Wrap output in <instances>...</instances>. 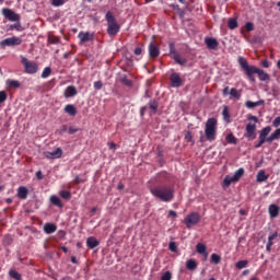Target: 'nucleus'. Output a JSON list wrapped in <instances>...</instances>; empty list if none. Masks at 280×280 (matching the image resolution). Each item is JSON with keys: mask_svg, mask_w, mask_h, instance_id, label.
<instances>
[{"mask_svg": "<svg viewBox=\"0 0 280 280\" xmlns=\"http://www.w3.org/2000/svg\"><path fill=\"white\" fill-rule=\"evenodd\" d=\"M238 65L241 69H243L245 75H247V80H249V82H256L255 73L260 82H270V74L255 66H249L248 61L244 57H238Z\"/></svg>", "mask_w": 280, "mask_h": 280, "instance_id": "obj_1", "label": "nucleus"}, {"mask_svg": "<svg viewBox=\"0 0 280 280\" xmlns=\"http://www.w3.org/2000/svg\"><path fill=\"white\" fill-rule=\"evenodd\" d=\"M152 196L162 202H172L174 200V188L165 185H158L150 189Z\"/></svg>", "mask_w": 280, "mask_h": 280, "instance_id": "obj_2", "label": "nucleus"}, {"mask_svg": "<svg viewBox=\"0 0 280 280\" xmlns=\"http://www.w3.org/2000/svg\"><path fill=\"white\" fill-rule=\"evenodd\" d=\"M205 135L207 141H215L218 135V119L209 118L206 122Z\"/></svg>", "mask_w": 280, "mask_h": 280, "instance_id": "obj_3", "label": "nucleus"}, {"mask_svg": "<svg viewBox=\"0 0 280 280\" xmlns=\"http://www.w3.org/2000/svg\"><path fill=\"white\" fill-rule=\"evenodd\" d=\"M105 19L107 21V34L108 36H117L119 34V24H117V19H115V15L110 11H108L105 15Z\"/></svg>", "mask_w": 280, "mask_h": 280, "instance_id": "obj_4", "label": "nucleus"}, {"mask_svg": "<svg viewBox=\"0 0 280 280\" xmlns=\"http://www.w3.org/2000/svg\"><path fill=\"white\" fill-rule=\"evenodd\" d=\"M247 120L254 121V124L248 122L245 127L247 137H248V139H255V130H257V125H255V124L259 122V118H257V116L247 115Z\"/></svg>", "mask_w": 280, "mask_h": 280, "instance_id": "obj_5", "label": "nucleus"}, {"mask_svg": "<svg viewBox=\"0 0 280 280\" xmlns=\"http://www.w3.org/2000/svg\"><path fill=\"white\" fill-rule=\"evenodd\" d=\"M244 168H238L236 172H234L233 176L226 175L223 179L222 187H231L232 183H237L242 176H244Z\"/></svg>", "mask_w": 280, "mask_h": 280, "instance_id": "obj_6", "label": "nucleus"}, {"mask_svg": "<svg viewBox=\"0 0 280 280\" xmlns=\"http://www.w3.org/2000/svg\"><path fill=\"white\" fill-rule=\"evenodd\" d=\"M21 62L25 69V73H30L31 75H34V73H38V63L30 61L27 57H22Z\"/></svg>", "mask_w": 280, "mask_h": 280, "instance_id": "obj_7", "label": "nucleus"}, {"mask_svg": "<svg viewBox=\"0 0 280 280\" xmlns=\"http://www.w3.org/2000/svg\"><path fill=\"white\" fill-rule=\"evenodd\" d=\"M23 44V39L21 37L12 36L0 42V47L5 49V47H19V45Z\"/></svg>", "mask_w": 280, "mask_h": 280, "instance_id": "obj_8", "label": "nucleus"}, {"mask_svg": "<svg viewBox=\"0 0 280 280\" xmlns=\"http://www.w3.org/2000/svg\"><path fill=\"white\" fill-rule=\"evenodd\" d=\"M200 220H201V217L198 212H191L184 219L186 229H191L192 226H196V224H198Z\"/></svg>", "mask_w": 280, "mask_h": 280, "instance_id": "obj_9", "label": "nucleus"}, {"mask_svg": "<svg viewBox=\"0 0 280 280\" xmlns=\"http://www.w3.org/2000/svg\"><path fill=\"white\" fill-rule=\"evenodd\" d=\"M170 82H171L172 89H180V86L185 84V80L180 78V74L178 72L171 73Z\"/></svg>", "mask_w": 280, "mask_h": 280, "instance_id": "obj_10", "label": "nucleus"}, {"mask_svg": "<svg viewBox=\"0 0 280 280\" xmlns=\"http://www.w3.org/2000/svg\"><path fill=\"white\" fill-rule=\"evenodd\" d=\"M271 130H272V128L270 126H267L260 130L259 141H258V143L255 144L256 149L261 148L264 145V143H268V140L266 137H268V135H270Z\"/></svg>", "mask_w": 280, "mask_h": 280, "instance_id": "obj_11", "label": "nucleus"}, {"mask_svg": "<svg viewBox=\"0 0 280 280\" xmlns=\"http://www.w3.org/2000/svg\"><path fill=\"white\" fill-rule=\"evenodd\" d=\"M78 38L80 40V45H84V43H91V40L95 39V33L80 32L78 34Z\"/></svg>", "mask_w": 280, "mask_h": 280, "instance_id": "obj_12", "label": "nucleus"}, {"mask_svg": "<svg viewBox=\"0 0 280 280\" xmlns=\"http://www.w3.org/2000/svg\"><path fill=\"white\" fill-rule=\"evenodd\" d=\"M2 14L8 21H21V15L14 12L12 9H2Z\"/></svg>", "mask_w": 280, "mask_h": 280, "instance_id": "obj_13", "label": "nucleus"}, {"mask_svg": "<svg viewBox=\"0 0 280 280\" xmlns=\"http://www.w3.org/2000/svg\"><path fill=\"white\" fill-rule=\"evenodd\" d=\"M205 44L207 45L208 49H211L214 51L218 49V47H220V43L218 42V39L213 37H206Z\"/></svg>", "mask_w": 280, "mask_h": 280, "instance_id": "obj_14", "label": "nucleus"}, {"mask_svg": "<svg viewBox=\"0 0 280 280\" xmlns=\"http://www.w3.org/2000/svg\"><path fill=\"white\" fill-rule=\"evenodd\" d=\"M149 56L150 58H159V56H161V50L159 49V46L153 42L149 44Z\"/></svg>", "mask_w": 280, "mask_h": 280, "instance_id": "obj_15", "label": "nucleus"}, {"mask_svg": "<svg viewBox=\"0 0 280 280\" xmlns=\"http://www.w3.org/2000/svg\"><path fill=\"white\" fill-rule=\"evenodd\" d=\"M45 156L46 159H62V149L57 148L55 151L52 152H45Z\"/></svg>", "mask_w": 280, "mask_h": 280, "instance_id": "obj_16", "label": "nucleus"}, {"mask_svg": "<svg viewBox=\"0 0 280 280\" xmlns=\"http://www.w3.org/2000/svg\"><path fill=\"white\" fill-rule=\"evenodd\" d=\"M75 95H78V89H75V85H69L68 88H66L63 92V96L66 98L75 97Z\"/></svg>", "mask_w": 280, "mask_h": 280, "instance_id": "obj_17", "label": "nucleus"}, {"mask_svg": "<svg viewBox=\"0 0 280 280\" xmlns=\"http://www.w3.org/2000/svg\"><path fill=\"white\" fill-rule=\"evenodd\" d=\"M27 196H30V190L25 186H20L18 188V198L20 200H27Z\"/></svg>", "mask_w": 280, "mask_h": 280, "instance_id": "obj_18", "label": "nucleus"}, {"mask_svg": "<svg viewBox=\"0 0 280 280\" xmlns=\"http://www.w3.org/2000/svg\"><path fill=\"white\" fill-rule=\"evenodd\" d=\"M56 231H58V226L54 223H46L44 225V233H46V235H51V233H56Z\"/></svg>", "mask_w": 280, "mask_h": 280, "instance_id": "obj_19", "label": "nucleus"}, {"mask_svg": "<svg viewBox=\"0 0 280 280\" xmlns=\"http://www.w3.org/2000/svg\"><path fill=\"white\" fill-rule=\"evenodd\" d=\"M63 110L67 115H70V117H75L78 115V108H75L73 104L66 105Z\"/></svg>", "mask_w": 280, "mask_h": 280, "instance_id": "obj_20", "label": "nucleus"}, {"mask_svg": "<svg viewBox=\"0 0 280 280\" xmlns=\"http://www.w3.org/2000/svg\"><path fill=\"white\" fill-rule=\"evenodd\" d=\"M100 245V241L97 238H95V236H90L86 238V246L88 248H97V246Z\"/></svg>", "mask_w": 280, "mask_h": 280, "instance_id": "obj_21", "label": "nucleus"}, {"mask_svg": "<svg viewBox=\"0 0 280 280\" xmlns=\"http://www.w3.org/2000/svg\"><path fill=\"white\" fill-rule=\"evenodd\" d=\"M270 176L266 175V171L260 170L258 171L257 175H256V182L257 183H266V180H268Z\"/></svg>", "mask_w": 280, "mask_h": 280, "instance_id": "obj_22", "label": "nucleus"}, {"mask_svg": "<svg viewBox=\"0 0 280 280\" xmlns=\"http://www.w3.org/2000/svg\"><path fill=\"white\" fill-rule=\"evenodd\" d=\"M267 143H272V141H279L280 139V128L276 129L269 137H266Z\"/></svg>", "mask_w": 280, "mask_h": 280, "instance_id": "obj_23", "label": "nucleus"}, {"mask_svg": "<svg viewBox=\"0 0 280 280\" xmlns=\"http://www.w3.org/2000/svg\"><path fill=\"white\" fill-rule=\"evenodd\" d=\"M264 104H266V102L264 100H259L257 102L247 101L245 103V106H246V108H257V106H264Z\"/></svg>", "mask_w": 280, "mask_h": 280, "instance_id": "obj_24", "label": "nucleus"}, {"mask_svg": "<svg viewBox=\"0 0 280 280\" xmlns=\"http://www.w3.org/2000/svg\"><path fill=\"white\" fill-rule=\"evenodd\" d=\"M198 268V262L196 261V259L190 258L186 261V269L190 270L191 272H194V270H196Z\"/></svg>", "mask_w": 280, "mask_h": 280, "instance_id": "obj_25", "label": "nucleus"}, {"mask_svg": "<svg viewBox=\"0 0 280 280\" xmlns=\"http://www.w3.org/2000/svg\"><path fill=\"white\" fill-rule=\"evenodd\" d=\"M270 218H279V206L272 203L269 206Z\"/></svg>", "mask_w": 280, "mask_h": 280, "instance_id": "obj_26", "label": "nucleus"}, {"mask_svg": "<svg viewBox=\"0 0 280 280\" xmlns=\"http://www.w3.org/2000/svg\"><path fill=\"white\" fill-rule=\"evenodd\" d=\"M50 202L51 205H54L55 207H58L59 209H62V207H65V205L62 203V200H60L56 195H52L50 197Z\"/></svg>", "mask_w": 280, "mask_h": 280, "instance_id": "obj_27", "label": "nucleus"}, {"mask_svg": "<svg viewBox=\"0 0 280 280\" xmlns=\"http://www.w3.org/2000/svg\"><path fill=\"white\" fill-rule=\"evenodd\" d=\"M196 250L199 255H205L206 257L209 255L207 253V245L202 244V243H198L196 245Z\"/></svg>", "mask_w": 280, "mask_h": 280, "instance_id": "obj_28", "label": "nucleus"}, {"mask_svg": "<svg viewBox=\"0 0 280 280\" xmlns=\"http://www.w3.org/2000/svg\"><path fill=\"white\" fill-rule=\"evenodd\" d=\"M9 277L14 280H23V276L15 269H10L9 270Z\"/></svg>", "mask_w": 280, "mask_h": 280, "instance_id": "obj_29", "label": "nucleus"}, {"mask_svg": "<svg viewBox=\"0 0 280 280\" xmlns=\"http://www.w3.org/2000/svg\"><path fill=\"white\" fill-rule=\"evenodd\" d=\"M173 60L177 63L180 65L182 67H185L187 65V58L180 57V55H175Z\"/></svg>", "mask_w": 280, "mask_h": 280, "instance_id": "obj_30", "label": "nucleus"}, {"mask_svg": "<svg viewBox=\"0 0 280 280\" xmlns=\"http://www.w3.org/2000/svg\"><path fill=\"white\" fill-rule=\"evenodd\" d=\"M165 180H170V175L167 172H161L158 174V182L159 183H165Z\"/></svg>", "mask_w": 280, "mask_h": 280, "instance_id": "obj_31", "label": "nucleus"}, {"mask_svg": "<svg viewBox=\"0 0 280 280\" xmlns=\"http://www.w3.org/2000/svg\"><path fill=\"white\" fill-rule=\"evenodd\" d=\"M225 141H226V143H230L232 145H237V138H235V136L233 133H229L225 137Z\"/></svg>", "mask_w": 280, "mask_h": 280, "instance_id": "obj_32", "label": "nucleus"}, {"mask_svg": "<svg viewBox=\"0 0 280 280\" xmlns=\"http://www.w3.org/2000/svg\"><path fill=\"white\" fill-rule=\"evenodd\" d=\"M7 84H8L9 89H20L21 88V82L16 81V80H8Z\"/></svg>", "mask_w": 280, "mask_h": 280, "instance_id": "obj_33", "label": "nucleus"}, {"mask_svg": "<svg viewBox=\"0 0 280 280\" xmlns=\"http://www.w3.org/2000/svg\"><path fill=\"white\" fill-rule=\"evenodd\" d=\"M149 108L153 112L156 113L159 110V102L156 100H151L149 102Z\"/></svg>", "mask_w": 280, "mask_h": 280, "instance_id": "obj_34", "label": "nucleus"}, {"mask_svg": "<svg viewBox=\"0 0 280 280\" xmlns=\"http://www.w3.org/2000/svg\"><path fill=\"white\" fill-rule=\"evenodd\" d=\"M48 43L50 45H60V37L55 36V35H49L48 36Z\"/></svg>", "mask_w": 280, "mask_h": 280, "instance_id": "obj_35", "label": "nucleus"}, {"mask_svg": "<svg viewBox=\"0 0 280 280\" xmlns=\"http://www.w3.org/2000/svg\"><path fill=\"white\" fill-rule=\"evenodd\" d=\"M211 264H214L215 266H218V264H220V261H222V257L218 254H211Z\"/></svg>", "mask_w": 280, "mask_h": 280, "instance_id": "obj_36", "label": "nucleus"}, {"mask_svg": "<svg viewBox=\"0 0 280 280\" xmlns=\"http://www.w3.org/2000/svg\"><path fill=\"white\" fill-rule=\"evenodd\" d=\"M230 95L231 97H233L234 100H240V97H242V94L240 93V91H237V89L232 88L230 90Z\"/></svg>", "mask_w": 280, "mask_h": 280, "instance_id": "obj_37", "label": "nucleus"}, {"mask_svg": "<svg viewBox=\"0 0 280 280\" xmlns=\"http://www.w3.org/2000/svg\"><path fill=\"white\" fill-rule=\"evenodd\" d=\"M228 27H229L230 30H236V27H237V20H235V19H233V18L229 19V21H228Z\"/></svg>", "mask_w": 280, "mask_h": 280, "instance_id": "obj_38", "label": "nucleus"}, {"mask_svg": "<svg viewBox=\"0 0 280 280\" xmlns=\"http://www.w3.org/2000/svg\"><path fill=\"white\" fill-rule=\"evenodd\" d=\"M178 51H176V47L174 44H170V57L174 60L175 56H178Z\"/></svg>", "mask_w": 280, "mask_h": 280, "instance_id": "obj_39", "label": "nucleus"}, {"mask_svg": "<svg viewBox=\"0 0 280 280\" xmlns=\"http://www.w3.org/2000/svg\"><path fill=\"white\" fill-rule=\"evenodd\" d=\"M235 266L238 270H242L248 266V260H238Z\"/></svg>", "mask_w": 280, "mask_h": 280, "instance_id": "obj_40", "label": "nucleus"}, {"mask_svg": "<svg viewBox=\"0 0 280 280\" xmlns=\"http://www.w3.org/2000/svg\"><path fill=\"white\" fill-rule=\"evenodd\" d=\"M59 195L63 198V200H71V191L61 190Z\"/></svg>", "mask_w": 280, "mask_h": 280, "instance_id": "obj_41", "label": "nucleus"}, {"mask_svg": "<svg viewBox=\"0 0 280 280\" xmlns=\"http://www.w3.org/2000/svg\"><path fill=\"white\" fill-rule=\"evenodd\" d=\"M51 75V68L46 67L42 72V78L45 80Z\"/></svg>", "mask_w": 280, "mask_h": 280, "instance_id": "obj_42", "label": "nucleus"}, {"mask_svg": "<svg viewBox=\"0 0 280 280\" xmlns=\"http://www.w3.org/2000/svg\"><path fill=\"white\" fill-rule=\"evenodd\" d=\"M51 5L54 8H60V5H65L66 1L65 0H50Z\"/></svg>", "mask_w": 280, "mask_h": 280, "instance_id": "obj_43", "label": "nucleus"}, {"mask_svg": "<svg viewBox=\"0 0 280 280\" xmlns=\"http://www.w3.org/2000/svg\"><path fill=\"white\" fill-rule=\"evenodd\" d=\"M120 82H122L125 84V86H132V81L128 79V77L124 75L120 79Z\"/></svg>", "mask_w": 280, "mask_h": 280, "instance_id": "obj_44", "label": "nucleus"}, {"mask_svg": "<svg viewBox=\"0 0 280 280\" xmlns=\"http://www.w3.org/2000/svg\"><path fill=\"white\" fill-rule=\"evenodd\" d=\"M168 248H170V250H171L172 253H177V252H178V246H176V243H174V242H171V243L168 244Z\"/></svg>", "mask_w": 280, "mask_h": 280, "instance_id": "obj_45", "label": "nucleus"}, {"mask_svg": "<svg viewBox=\"0 0 280 280\" xmlns=\"http://www.w3.org/2000/svg\"><path fill=\"white\" fill-rule=\"evenodd\" d=\"M103 86H104V83H102V81L94 82L95 91H102Z\"/></svg>", "mask_w": 280, "mask_h": 280, "instance_id": "obj_46", "label": "nucleus"}, {"mask_svg": "<svg viewBox=\"0 0 280 280\" xmlns=\"http://www.w3.org/2000/svg\"><path fill=\"white\" fill-rule=\"evenodd\" d=\"M161 280H172V272L171 271L164 272L163 276L161 277Z\"/></svg>", "mask_w": 280, "mask_h": 280, "instance_id": "obj_47", "label": "nucleus"}, {"mask_svg": "<svg viewBox=\"0 0 280 280\" xmlns=\"http://www.w3.org/2000/svg\"><path fill=\"white\" fill-rule=\"evenodd\" d=\"M222 115H223L224 119H231V114H229V107L225 106L223 108Z\"/></svg>", "mask_w": 280, "mask_h": 280, "instance_id": "obj_48", "label": "nucleus"}, {"mask_svg": "<svg viewBox=\"0 0 280 280\" xmlns=\"http://www.w3.org/2000/svg\"><path fill=\"white\" fill-rule=\"evenodd\" d=\"M245 27L247 32H253V30H255V24H253V22H247Z\"/></svg>", "mask_w": 280, "mask_h": 280, "instance_id": "obj_49", "label": "nucleus"}, {"mask_svg": "<svg viewBox=\"0 0 280 280\" xmlns=\"http://www.w3.org/2000/svg\"><path fill=\"white\" fill-rule=\"evenodd\" d=\"M5 100H8V94H5L4 91L0 92V104H3V102H5Z\"/></svg>", "mask_w": 280, "mask_h": 280, "instance_id": "obj_50", "label": "nucleus"}, {"mask_svg": "<svg viewBox=\"0 0 280 280\" xmlns=\"http://www.w3.org/2000/svg\"><path fill=\"white\" fill-rule=\"evenodd\" d=\"M277 237H279V232H273L269 234L268 240L269 242H272L273 240H277Z\"/></svg>", "mask_w": 280, "mask_h": 280, "instance_id": "obj_51", "label": "nucleus"}, {"mask_svg": "<svg viewBox=\"0 0 280 280\" xmlns=\"http://www.w3.org/2000/svg\"><path fill=\"white\" fill-rule=\"evenodd\" d=\"M273 244L275 243L272 241L268 240L267 245H266L267 253H270L272 250Z\"/></svg>", "mask_w": 280, "mask_h": 280, "instance_id": "obj_52", "label": "nucleus"}, {"mask_svg": "<svg viewBox=\"0 0 280 280\" xmlns=\"http://www.w3.org/2000/svg\"><path fill=\"white\" fill-rule=\"evenodd\" d=\"M10 30H16V32H21L22 30L21 23L12 24L10 26Z\"/></svg>", "mask_w": 280, "mask_h": 280, "instance_id": "obj_53", "label": "nucleus"}, {"mask_svg": "<svg viewBox=\"0 0 280 280\" xmlns=\"http://www.w3.org/2000/svg\"><path fill=\"white\" fill-rule=\"evenodd\" d=\"M273 128H279L280 126V116L276 117L272 122Z\"/></svg>", "mask_w": 280, "mask_h": 280, "instance_id": "obj_54", "label": "nucleus"}, {"mask_svg": "<svg viewBox=\"0 0 280 280\" xmlns=\"http://www.w3.org/2000/svg\"><path fill=\"white\" fill-rule=\"evenodd\" d=\"M185 140L189 143L194 140V137L191 136L190 131H187L185 135Z\"/></svg>", "mask_w": 280, "mask_h": 280, "instance_id": "obj_55", "label": "nucleus"}, {"mask_svg": "<svg viewBox=\"0 0 280 280\" xmlns=\"http://www.w3.org/2000/svg\"><path fill=\"white\" fill-rule=\"evenodd\" d=\"M80 128L70 127L68 128L69 135H75V132H79Z\"/></svg>", "mask_w": 280, "mask_h": 280, "instance_id": "obj_56", "label": "nucleus"}, {"mask_svg": "<svg viewBox=\"0 0 280 280\" xmlns=\"http://www.w3.org/2000/svg\"><path fill=\"white\" fill-rule=\"evenodd\" d=\"M142 51H143V50L141 49V47H137V48H135L133 54H135L136 56H141Z\"/></svg>", "mask_w": 280, "mask_h": 280, "instance_id": "obj_57", "label": "nucleus"}, {"mask_svg": "<svg viewBox=\"0 0 280 280\" xmlns=\"http://www.w3.org/2000/svg\"><path fill=\"white\" fill-rule=\"evenodd\" d=\"M36 178H37V180H43V171L36 172Z\"/></svg>", "mask_w": 280, "mask_h": 280, "instance_id": "obj_58", "label": "nucleus"}, {"mask_svg": "<svg viewBox=\"0 0 280 280\" xmlns=\"http://www.w3.org/2000/svg\"><path fill=\"white\" fill-rule=\"evenodd\" d=\"M261 66L265 68V69H268L270 67V62H268V60H262L261 61Z\"/></svg>", "mask_w": 280, "mask_h": 280, "instance_id": "obj_59", "label": "nucleus"}, {"mask_svg": "<svg viewBox=\"0 0 280 280\" xmlns=\"http://www.w3.org/2000/svg\"><path fill=\"white\" fill-rule=\"evenodd\" d=\"M67 130H69V128L67 127V125H63L59 128V131L62 132H67Z\"/></svg>", "mask_w": 280, "mask_h": 280, "instance_id": "obj_60", "label": "nucleus"}, {"mask_svg": "<svg viewBox=\"0 0 280 280\" xmlns=\"http://www.w3.org/2000/svg\"><path fill=\"white\" fill-rule=\"evenodd\" d=\"M168 215H170L171 218H176L178 214L176 213V211L170 210V211H168Z\"/></svg>", "mask_w": 280, "mask_h": 280, "instance_id": "obj_61", "label": "nucleus"}, {"mask_svg": "<svg viewBox=\"0 0 280 280\" xmlns=\"http://www.w3.org/2000/svg\"><path fill=\"white\" fill-rule=\"evenodd\" d=\"M109 150H117V144L115 142H110Z\"/></svg>", "mask_w": 280, "mask_h": 280, "instance_id": "obj_62", "label": "nucleus"}, {"mask_svg": "<svg viewBox=\"0 0 280 280\" xmlns=\"http://www.w3.org/2000/svg\"><path fill=\"white\" fill-rule=\"evenodd\" d=\"M158 156L163 158V150L158 147Z\"/></svg>", "mask_w": 280, "mask_h": 280, "instance_id": "obj_63", "label": "nucleus"}, {"mask_svg": "<svg viewBox=\"0 0 280 280\" xmlns=\"http://www.w3.org/2000/svg\"><path fill=\"white\" fill-rule=\"evenodd\" d=\"M223 95H229V86H225V88L223 89Z\"/></svg>", "mask_w": 280, "mask_h": 280, "instance_id": "obj_64", "label": "nucleus"}]
</instances>
